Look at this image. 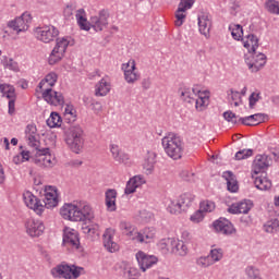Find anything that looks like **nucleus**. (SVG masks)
Returning a JSON list of instances; mask_svg holds the SVG:
<instances>
[{"instance_id": "nucleus-59", "label": "nucleus", "mask_w": 279, "mask_h": 279, "mask_svg": "<svg viewBox=\"0 0 279 279\" xmlns=\"http://www.w3.org/2000/svg\"><path fill=\"white\" fill-rule=\"evenodd\" d=\"M138 217L142 219V221H149V219H151V213H149L147 209H141L138 211Z\"/></svg>"}, {"instance_id": "nucleus-6", "label": "nucleus", "mask_w": 279, "mask_h": 279, "mask_svg": "<svg viewBox=\"0 0 279 279\" xmlns=\"http://www.w3.org/2000/svg\"><path fill=\"white\" fill-rule=\"evenodd\" d=\"M69 45H71V37L57 38V44L48 58V64H58V62L64 58V53H66Z\"/></svg>"}, {"instance_id": "nucleus-15", "label": "nucleus", "mask_w": 279, "mask_h": 279, "mask_svg": "<svg viewBox=\"0 0 279 279\" xmlns=\"http://www.w3.org/2000/svg\"><path fill=\"white\" fill-rule=\"evenodd\" d=\"M24 197V204H26L27 208H31V210H34L36 215H43L45 211V205H43V202L38 199V197L34 196L32 192H25L23 194Z\"/></svg>"}, {"instance_id": "nucleus-20", "label": "nucleus", "mask_w": 279, "mask_h": 279, "mask_svg": "<svg viewBox=\"0 0 279 279\" xmlns=\"http://www.w3.org/2000/svg\"><path fill=\"white\" fill-rule=\"evenodd\" d=\"M116 233L117 232L114 231V229L109 228V229H106L105 233L102 234L104 247H106V250L111 254L114 252H119V244L114 242Z\"/></svg>"}, {"instance_id": "nucleus-44", "label": "nucleus", "mask_w": 279, "mask_h": 279, "mask_svg": "<svg viewBox=\"0 0 279 279\" xmlns=\"http://www.w3.org/2000/svg\"><path fill=\"white\" fill-rule=\"evenodd\" d=\"M264 8L268 14H276L279 16V1L278 0H266Z\"/></svg>"}, {"instance_id": "nucleus-49", "label": "nucleus", "mask_w": 279, "mask_h": 279, "mask_svg": "<svg viewBox=\"0 0 279 279\" xmlns=\"http://www.w3.org/2000/svg\"><path fill=\"white\" fill-rule=\"evenodd\" d=\"M215 202L213 201H203L199 204V209L203 211V214L213 213L215 210Z\"/></svg>"}, {"instance_id": "nucleus-31", "label": "nucleus", "mask_w": 279, "mask_h": 279, "mask_svg": "<svg viewBox=\"0 0 279 279\" xmlns=\"http://www.w3.org/2000/svg\"><path fill=\"white\" fill-rule=\"evenodd\" d=\"M222 178L226 180L227 189L230 193H236L239 191V181H236V175L232 171H225Z\"/></svg>"}, {"instance_id": "nucleus-1", "label": "nucleus", "mask_w": 279, "mask_h": 279, "mask_svg": "<svg viewBox=\"0 0 279 279\" xmlns=\"http://www.w3.org/2000/svg\"><path fill=\"white\" fill-rule=\"evenodd\" d=\"M56 82H58V74L56 72L48 73L38 84L36 93H40L43 99L50 106H64V96L62 93L53 90Z\"/></svg>"}, {"instance_id": "nucleus-53", "label": "nucleus", "mask_w": 279, "mask_h": 279, "mask_svg": "<svg viewBox=\"0 0 279 279\" xmlns=\"http://www.w3.org/2000/svg\"><path fill=\"white\" fill-rule=\"evenodd\" d=\"M276 228H279V215L274 220L268 221L264 225L265 232L271 233Z\"/></svg>"}, {"instance_id": "nucleus-58", "label": "nucleus", "mask_w": 279, "mask_h": 279, "mask_svg": "<svg viewBox=\"0 0 279 279\" xmlns=\"http://www.w3.org/2000/svg\"><path fill=\"white\" fill-rule=\"evenodd\" d=\"M75 12V7L74 4H68L64 10H63V15L66 17V19H71V16H73Z\"/></svg>"}, {"instance_id": "nucleus-39", "label": "nucleus", "mask_w": 279, "mask_h": 279, "mask_svg": "<svg viewBox=\"0 0 279 279\" xmlns=\"http://www.w3.org/2000/svg\"><path fill=\"white\" fill-rule=\"evenodd\" d=\"M76 21L81 27V29H85V32H88L90 29V22L86 20V11L84 9H80L76 11L75 14Z\"/></svg>"}, {"instance_id": "nucleus-8", "label": "nucleus", "mask_w": 279, "mask_h": 279, "mask_svg": "<svg viewBox=\"0 0 279 279\" xmlns=\"http://www.w3.org/2000/svg\"><path fill=\"white\" fill-rule=\"evenodd\" d=\"M60 34L56 26H41L34 29V36L40 43H51Z\"/></svg>"}, {"instance_id": "nucleus-47", "label": "nucleus", "mask_w": 279, "mask_h": 279, "mask_svg": "<svg viewBox=\"0 0 279 279\" xmlns=\"http://www.w3.org/2000/svg\"><path fill=\"white\" fill-rule=\"evenodd\" d=\"M228 99L231 104L233 102L235 108H239V106L243 104V100L241 99V93L232 89L228 92Z\"/></svg>"}, {"instance_id": "nucleus-11", "label": "nucleus", "mask_w": 279, "mask_h": 279, "mask_svg": "<svg viewBox=\"0 0 279 279\" xmlns=\"http://www.w3.org/2000/svg\"><path fill=\"white\" fill-rule=\"evenodd\" d=\"M122 71L126 84H136L141 80V74L136 71V61L133 59L122 64Z\"/></svg>"}, {"instance_id": "nucleus-18", "label": "nucleus", "mask_w": 279, "mask_h": 279, "mask_svg": "<svg viewBox=\"0 0 279 279\" xmlns=\"http://www.w3.org/2000/svg\"><path fill=\"white\" fill-rule=\"evenodd\" d=\"M77 221H93L95 219V211L93 207L88 205V203H77Z\"/></svg>"}, {"instance_id": "nucleus-17", "label": "nucleus", "mask_w": 279, "mask_h": 279, "mask_svg": "<svg viewBox=\"0 0 279 279\" xmlns=\"http://www.w3.org/2000/svg\"><path fill=\"white\" fill-rule=\"evenodd\" d=\"M135 256L140 265V269L144 272L147 271V269H150V267H154L156 263H158V257L154 255H147L143 251H138Z\"/></svg>"}, {"instance_id": "nucleus-16", "label": "nucleus", "mask_w": 279, "mask_h": 279, "mask_svg": "<svg viewBox=\"0 0 279 279\" xmlns=\"http://www.w3.org/2000/svg\"><path fill=\"white\" fill-rule=\"evenodd\" d=\"M25 226L27 234L32 238L43 236L45 232V222L43 220L32 218L26 221Z\"/></svg>"}, {"instance_id": "nucleus-50", "label": "nucleus", "mask_w": 279, "mask_h": 279, "mask_svg": "<svg viewBox=\"0 0 279 279\" xmlns=\"http://www.w3.org/2000/svg\"><path fill=\"white\" fill-rule=\"evenodd\" d=\"M186 11L182 10V9H179L177 10L175 12V22H174V25L177 27H182V25H184V21H186V13H184Z\"/></svg>"}, {"instance_id": "nucleus-29", "label": "nucleus", "mask_w": 279, "mask_h": 279, "mask_svg": "<svg viewBox=\"0 0 279 279\" xmlns=\"http://www.w3.org/2000/svg\"><path fill=\"white\" fill-rule=\"evenodd\" d=\"M156 151L148 150L147 155L143 162V169L147 175H151L154 173V167H156Z\"/></svg>"}, {"instance_id": "nucleus-51", "label": "nucleus", "mask_w": 279, "mask_h": 279, "mask_svg": "<svg viewBox=\"0 0 279 279\" xmlns=\"http://www.w3.org/2000/svg\"><path fill=\"white\" fill-rule=\"evenodd\" d=\"M197 267H202V269H206L208 267H211L213 260L210 259V256H202L196 259Z\"/></svg>"}, {"instance_id": "nucleus-38", "label": "nucleus", "mask_w": 279, "mask_h": 279, "mask_svg": "<svg viewBox=\"0 0 279 279\" xmlns=\"http://www.w3.org/2000/svg\"><path fill=\"white\" fill-rule=\"evenodd\" d=\"M106 206L110 213H114V210H117V190H107Z\"/></svg>"}, {"instance_id": "nucleus-56", "label": "nucleus", "mask_w": 279, "mask_h": 279, "mask_svg": "<svg viewBox=\"0 0 279 279\" xmlns=\"http://www.w3.org/2000/svg\"><path fill=\"white\" fill-rule=\"evenodd\" d=\"M204 217H206V214H204L203 210L198 209L191 216L190 219L191 221H193V223H201V221H204Z\"/></svg>"}, {"instance_id": "nucleus-7", "label": "nucleus", "mask_w": 279, "mask_h": 279, "mask_svg": "<svg viewBox=\"0 0 279 279\" xmlns=\"http://www.w3.org/2000/svg\"><path fill=\"white\" fill-rule=\"evenodd\" d=\"M244 60L251 73H258V71L263 69L265 64H267V56L262 52H259L258 54H254V52H248V54H245Z\"/></svg>"}, {"instance_id": "nucleus-30", "label": "nucleus", "mask_w": 279, "mask_h": 279, "mask_svg": "<svg viewBox=\"0 0 279 279\" xmlns=\"http://www.w3.org/2000/svg\"><path fill=\"white\" fill-rule=\"evenodd\" d=\"M213 25V22L210 21V16L204 14L198 16V29L199 33L205 36V38L210 37V27Z\"/></svg>"}, {"instance_id": "nucleus-45", "label": "nucleus", "mask_w": 279, "mask_h": 279, "mask_svg": "<svg viewBox=\"0 0 279 279\" xmlns=\"http://www.w3.org/2000/svg\"><path fill=\"white\" fill-rule=\"evenodd\" d=\"M231 36L234 40H243V26L239 24L229 25Z\"/></svg>"}, {"instance_id": "nucleus-34", "label": "nucleus", "mask_w": 279, "mask_h": 279, "mask_svg": "<svg viewBox=\"0 0 279 279\" xmlns=\"http://www.w3.org/2000/svg\"><path fill=\"white\" fill-rule=\"evenodd\" d=\"M254 184L258 191H269V189H271V180L267 178V173L265 172L258 177H255Z\"/></svg>"}, {"instance_id": "nucleus-62", "label": "nucleus", "mask_w": 279, "mask_h": 279, "mask_svg": "<svg viewBox=\"0 0 279 279\" xmlns=\"http://www.w3.org/2000/svg\"><path fill=\"white\" fill-rule=\"evenodd\" d=\"M75 118H76L75 113H68V114L63 116V119L66 123L75 122Z\"/></svg>"}, {"instance_id": "nucleus-12", "label": "nucleus", "mask_w": 279, "mask_h": 279, "mask_svg": "<svg viewBox=\"0 0 279 279\" xmlns=\"http://www.w3.org/2000/svg\"><path fill=\"white\" fill-rule=\"evenodd\" d=\"M59 203L58 187L51 185L46 186L44 193V208H56Z\"/></svg>"}, {"instance_id": "nucleus-24", "label": "nucleus", "mask_w": 279, "mask_h": 279, "mask_svg": "<svg viewBox=\"0 0 279 279\" xmlns=\"http://www.w3.org/2000/svg\"><path fill=\"white\" fill-rule=\"evenodd\" d=\"M156 239V229L154 227L144 228L137 231L135 235V243H151Z\"/></svg>"}, {"instance_id": "nucleus-57", "label": "nucleus", "mask_w": 279, "mask_h": 279, "mask_svg": "<svg viewBox=\"0 0 279 279\" xmlns=\"http://www.w3.org/2000/svg\"><path fill=\"white\" fill-rule=\"evenodd\" d=\"M193 3H195V0H181L178 8L186 12V10L193 8Z\"/></svg>"}, {"instance_id": "nucleus-41", "label": "nucleus", "mask_w": 279, "mask_h": 279, "mask_svg": "<svg viewBox=\"0 0 279 279\" xmlns=\"http://www.w3.org/2000/svg\"><path fill=\"white\" fill-rule=\"evenodd\" d=\"M174 241H175V239H173V238L162 239L159 241L158 247H159V250H161V252H163V254H168V252H171V254H172Z\"/></svg>"}, {"instance_id": "nucleus-27", "label": "nucleus", "mask_w": 279, "mask_h": 279, "mask_svg": "<svg viewBox=\"0 0 279 279\" xmlns=\"http://www.w3.org/2000/svg\"><path fill=\"white\" fill-rule=\"evenodd\" d=\"M269 156L257 155L253 161V173H255V175H258V173H262L264 169H267V167H269Z\"/></svg>"}, {"instance_id": "nucleus-36", "label": "nucleus", "mask_w": 279, "mask_h": 279, "mask_svg": "<svg viewBox=\"0 0 279 279\" xmlns=\"http://www.w3.org/2000/svg\"><path fill=\"white\" fill-rule=\"evenodd\" d=\"M110 151L112 154V158L116 160V162H128L130 160V156L128 154L123 153L121 148H119V145L111 144L110 145Z\"/></svg>"}, {"instance_id": "nucleus-37", "label": "nucleus", "mask_w": 279, "mask_h": 279, "mask_svg": "<svg viewBox=\"0 0 279 279\" xmlns=\"http://www.w3.org/2000/svg\"><path fill=\"white\" fill-rule=\"evenodd\" d=\"M108 93H110V82H108L106 78H102L96 84L95 95L96 97H106Z\"/></svg>"}, {"instance_id": "nucleus-52", "label": "nucleus", "mask_w": 279, "mask_h": 279, "mask_svg": "<svg viewBox=\"0 0 279 279\" xmlns=\"http://www.w3.org/2000/svg\"><path fill=\"white\" fill-rule=\"evenodd\" d=\"M2 63L5 69H9V71H14L15 73H17L19 63L14 61V59H8V57H5Z\"/></svg>"}, {"instance_id": "nucleus-46", "label": "nucleus", "mask_w": 279, "mask_h": 279, "mask_svg": "<svg viewBox=\"0 0 279 279\" xmlns=\"http://www.w3.org/2000/svg\"><path fill=\"white\" fill-rule=\"evenodd\" d=\"M46 123L48 128H60L62 125V117L58 112H52Z\"/></svg>"}, {"instance_id": "nucleus-55", "label": "nucleus", "mask_w": 279, "mask_h": 279, "mask_svg": "<svg viewBox=\"0 0 279 279\" xmlns=\"http://www.w3.org/2000/svg\"><path fill=\"white\" fill-rule=\"evenodd\" d=\"M254 154V150L252 149H242V150H239L236 154H235V160H245L250 157H252Z\"/></svg>"}, {"instance_id": "nucleus-9", "label": "nucleus", "mask_w": 279, "mask_h": 279, "mask_svg": "<svg viewBox=\"0 0 279 279\" xmlns=\"http://www.w3.org/2000/svg\"><path fill=\"white\" fill-rule=\"evenodd\" d=\"M35 165L38 167H45L47 169H51V167H56V156L49 153V148H41L37 150L35 158Z\"/></svg>"}, {"instance_id": "nucleus-2", "label": "nucleus", "mask_w": 279, "mask_h": 279, "mask_svg": "<svg viewBox=\"0 0 279 279\" xmlns=\"http://www.w3.org/2000/svg\"><path fill=\"white\" fill-rule=\"evenodd\" d=\"M165 154L172 160H180L184 156V142L175 133H168L161 138Z\"/></svg>"}, {"instance_id": "nucleus-25", "label": "nucleus", "mask_w": 279, "mask_h": 279, "mask_svg": "<svg viewBox=\"0 0 279 279\" xmlns=\"http://www.w3.org/2000/svg\"><path fill=\"white\" fill-rule=\"evenodd\" d=\"M214 228L220 234H234L236 230L228 219H219L214 222Z\"/></svg>"}, {"instance_id": "nucleus-14", "label": "nucleus", "mask_w": 279, "mask_h": 279, "mask_svg": "<svg viewBox=\"0 0 279 279\" xmlns=\"http://www.w3.org/2000/svg\"><path fill=\"white\" fill-rule=\"evenodd\" d=\"M110 15L108 14V11H100L98 15L92 16L89 20V29L90 27L95 32H104V27L108 26V17Z\"/></svg>"}, {"instance_id": "nucleus-10", "label": "nucleus", "mask_w": 279, "mask_h": 279, "mask_svg": "<svg viewBox=\"0 0 279 279\" xmlns=\"http://www.w3.org/2000/svg\"><path fill=\"white\" fill-rule=\"evenodd\" d=\"M32 23V15L29 13H23L21 16L8 22V27L21 34V32H27L29 24Z\"/></svg>"}, {"instance_id": "nucleus-32", "label": "nucleus", "mask_w": 279, "mask_h": 279, "mask_svg": "<svg viewBox=\"0 0 279 279\" xmlns=\"http://www.w3.org/2000/svg\"><path fill=\"white\" fill-rule=\"evenodd\" d=\"M242 43L248 53H256V49H258V37L255 35H247L242 38Z\"/></svg>"}, {"instance_id": "nucleus-28", "label": "nucleus", "mask_w": 279, "mask_h": 279, "mask_svg": "<svg viewBox=\"0 0 279 279\" xmlns=\"http://www.w3.org/2000/svg\"><path fill=\"white\" fill-rule=\"evenodd\" d=\"M120 231L130 241H135L138 229L134 225L128 221H121L119 225Z\"/></svg>"}, {"instance_id": "nucleus-4", "label": "nucleus", "mask_w": 279, "mask_h": 279, "mask_svg": "<svg viewBox=\"0 0 279 279\" xmlns=\"http://www.w3.org/2000/svg\"><path fill=\"white\" fill-rule=\"evenodd\" d=\"M68 147L74 154H80L84 148V130L78 124L69 128L68 135L65 137Z\"/></svg>"}, {"instance_id": "nucleus-63", "label": "nucleus", "mask_w": 279, "mask_h": 279, "mask_svg": "<svg viewBox=\"0 0 279 279\" xmlns=\"http://www.w3.org/2000/svg\"><path fill=\"white\" fill-rule=\"evenodd\" d=\"M92 107H93V110L96 112H101V110L104 109V106L99 101H94L92 104Z\"/></svg>"}, {"instance_id": "nucleus-40", "label": "nucleus", "mask_w": 279, "mask_h": 279, "mask_svg": "<svg viewBox=\"0 0 279 279\" xmlns=\"http://www.w3.org/2000/svg\"><path fill=\"white\" fill-rule=\"evenodd\" d=\"M172 254H175L177 256H186L189 254V247L186 246L184 241L174 239Z\"/></svg>"}, {"instance_id": "nucleus-35", "label": "nucleus", "mask_w": 279, "mask_h": 279, "mask_svg": "<svg viewBox=\"0 0 279 279\" xmlns=\"http://www.w3.org/2000/svg\"><path fill=\"white\" fill-rule=\"evenodd\" d=\"M263 121H265L264 113H255L239 119V123H242V125H258V123H263Z\"/></svg>"}, {"instance_id": "nucleus-5", "label": "nucleus", "mask_w": 279, "mask_h": 279, "mask_svg": "<svg viewBox=\"0 0 279 279\" xmlns=\"http://www.w3.org/2000/svg\"><path fill=\"white\" fill-rule=\"evenodd\" d=\"M53 278L77 279L86 274L83 267L61 264L51 269Z\"/></svg>"}, {"instance_id": "nucleus-64", "label": "nucleus", "mask_w": 279, "mask_h": 279, "mask_svg": "<svg viewBox=\"0 0 279 279\" xmlns=\"http://www.w3.org/2000/svg\"><path fill=\"white\" fill-rule=\"evenodd\" d=\"M73 113H75V108H73V105H66L64 107L63 116Z\"/></svg>"}, {"instance_id": "nucleus-21", "label": "nucleus", "mask_w": 279, "mask_h": 279, "mask_svg": "<svg viewBox=\"0 0 279 279\" xmlns=\"http://www.w3.org/2000/svg\"><path fill=\"white\" fill-rule=\"evenodd\" d=\"M38 130L36 129V125L28 124L26 126V138L28 141L29 147H34L37 151L40 150V135H38Z\"/></svg>"}, {"instance_id": "nucleus-19", "label": "nucleus", "mask_w": 279, "mask_h": 279, "mask_svg": "<svg viewBox=\"0 0 279 279\" xmlns=\"http://www.w3.org/2000/svg\"><path fill=\"white\" fill-rule=\"evenodd\" d=\"M197 112H204L208 106H210V92L209 90H199L196 94V97L193 101Z\"/></svg>"}, {"instance_id": "nucleus-61", "label": "nucleus", "mask_w": 279, "mask_h": 279, "mask_svg": "<svg viewBox=\"0 0 279 279\" xmlns=\"http://www.w3.org/2000/svg\"><path fill=\"white\" fill-rule=\"evenodd\" d=\"M15 102L16 98H9V114L11 117L16 112Z\"/></svg>"}, {"instance_id": "nucleus-33", "label": "nucleus", "mask_w": 279, "mask_h": 279, "mask_svg": "<svg viewBox=\"0 0 279 279\" xmlns=\"http://www.w3.org/2000/svg\"><path fill=\"white\" fill-rule=\"evenodd\" d=\"M181 99L186 101V104H193L195 98L197 97V93H199L196 88L183 87L179 90Z\"/></svg>"}, {"instance_id": "nucleus-23", "label": "nucleus", "mask_w": 279, "mask_h": 279, "mask_svg": "<svg viewBox=\"0 0 279 279\" xmlns=\"http://www.w3.org/2000/svg\"><path fill=\"white\" fill-rule=\"evenodd\" d=\"M254 203L252 201H242L240 203L232 204L228 208V213L231 215H247L252 210Z\"/></svg>"}, {"instance_id": "nucleus-48", "label": "nucleus", "mask_w": 279, "mask_h": 279, "mask_svg": "<svg viewBox=\"0 0 279 279\" xmlns=\"http://www.w3.org/2000/svg\"><path fill=\"white\" fill-rule=\"evenodd\" d=\"M208 256H209L213 265H215V263H219V260H221V258H223V250L213 248Z\"/></svg>"}, {"instance_id": "nucleus-42", "label": "nucleus", "mask_w": 279, "mask_h": 279, "mask_svg": "<svg viewBox=\"0 0 279 279\" xmlns=\"http://www.w3.org/2000/svg\"><path fill=\"white\" fill-rule=\"evenodd\" d=\"M83 234H86L89 239H97L99 236V225L83 226Z\"/></svg>"}, {"instance_id": "nucleus-54", "label": "nucleus", "mask_w": 279, "mask_h": 279, "mask_svg": "<svg viewBox=\"0 0 279 279\" xmlns=\"http://www.w3.org/2000/svg\"><path fill=\"white\" fill-rule=\"evenodd\" d=\"M225 121H227L228 123H231V125H236V123H239V117L236 114H234V112L232 111H226L222 114Z\"/></svg>"}, {"instance_id": "nucleus-43", "label": "nucleus", "mask_w": 279, "mask_h": 279, "mask_svg": "<svg viewBox=\"0 0 279 279\" xmlns=\"http://www.w3.org/2000/svg\"><path fill=\"white\" fill-rule=\"evenodd\" d=\"M0 93H2V97H7V99H16V90L14 86L10 84H0Z\"/></svg>"}, {"instance_id": "nucleus-60", "label": "nucleus", "mask_w": 279, "mask_h": 279, "mask_svg": "<svg viewBox=\"0 0 279 279\" xmlns=\"http://www.w3.org/2000/svg\"><path fill=\"white\" fill-rule=\"evenodd\" d=\"M260 99V94H256V93H253L250 98H248V101H250V108H254V106H256V102H258Z\"/></svg>"}, {"instance_id": "nucleus-13", "label": "nucleus", "mask_w": 279, "mask_h": 279, "mask_svg": "<svg viewBox=\"0 0 279 279\" xmlns=\"http://www.w3.org/2000/svg\"><path fill=\"white\" fill-rule=\"evenodd\" d=\"M63 245L77 250L80 247V233L71 227H65L63 229Z\"/></svg>"}, {"instance_id": "nucleus-26", "label": "nucleus", "mask_w": 279, "mask_h": 279, "mask_svg": "<svg viewBox=\"0 0 279 279\" xmlns=\"http://www.w3.org/2000/svg\"><path fill=\"white\" fill-rule=\"evenodd\" d=\"M145 182L146 181L143 175H134L126 183V186L124 190L125 195H132V193H136V189H141V186H143Z\"/></svg>"}, {"instance_id": "nucleus-22", "label": "nucleus", "mask_w": 279, "mask_h": 279, "mask_svg": "<svg viewBox=\"0 0 279 279\" xmlns=\"http://www.w3.org/2000/svg\"><path fill=\"white\" fill-rule=\"evenodd\" d=\"M62 219L77 222V204L66 203L60 208Z\"/></svg>"}, {"instance_id": "nucleus-3", "label": "nucleus", "mask_w": 279, "mask_h": 279, "mask_svg": "<svg viewBox=\"0 0 279 279\" xmlns=\"http://www.w3.org/2000/svg\"><path fill=\"white\" fill-rule=\"evenodd\" d=\"M194 201L195 195L191 193H184L180 195L178 198H167L166 210L170 213V215H182V213H186L189 208H191Z\"/></svg>"}]
</instances>
